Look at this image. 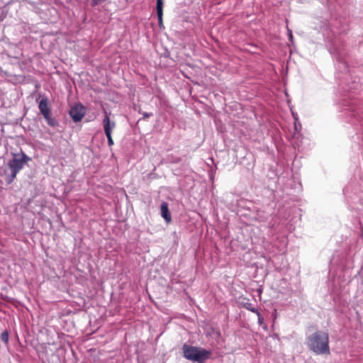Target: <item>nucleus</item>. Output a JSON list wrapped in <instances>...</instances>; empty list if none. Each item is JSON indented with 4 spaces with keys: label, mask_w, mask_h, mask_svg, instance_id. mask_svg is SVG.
<instances>
[{
    "label": "nucleus",
    "mask_w": 363,
    "mask_h": 363,
    "mask_svg": "<svg viewBox=\"0 0 363 363\" xmlns=\"http://www.w3.org/2000/svg\"><path fill=\"white\" fill-rule=\"evenodd\" d=\"M342 108L348 122L354 125L357 130L355 137L353 136V140H356L359 145L363 146V111L362 108L357 105V101L354 99L350 101L344 99Z\"/></svg>",
    "instance_id": "nucleus-1"
},
{
    "label": "nucleus",
    "mask_w": 363,
    "mask_h": 363,
    "mask_svg": "<svg viewBox=\"0 0 363 363\" xmlns=\"http://www.w3.org/2000/svg\"><path fill=\"white\" fill-rule=\"evenodd\" d=\"M308 349L316 355H329V335L323 330H316L306 338Z\"/></svg>",
    "instance_id": "nucleus-2"
},
{
    "label": "nucleus",
    "mask_w": 363,
    "mask_h": 363,
    "mask_svg": "<svg viewBox=\"0 0 363 363\" xmlns=\"http://www.w3.org/2000/svg\"><path fill=\"white\" fill-rule=\"evenodd\" d=\"M320 30L323 33V35L328 41V50L332 55H335V57L337 61L342 63L345 68H347L346 63L343 58V53L342 52V49L339 45V40L335 36V32H333L330 26L328 23H325L323 26L320 28Z\"/></svg>",
    "instance_id": "nucleus-3"
},
{
    "label": "nucleus",
    "mask_w": 363,
    "mask_h": 363,
    "mask_svg": "<svg viewBox=\"0 0 363 363\" xmlns=\"http://www.w3.org/2000/svg\"><path fill=\"white\" fill-rule=\"evenodd\" d=\"M31 160V158L23 151L21 153L13 154V158L10 160L8 166L11 173L6 176V182L11 184L16 179L17 174L23 168L24 165Z\"/></svg>",
    "instance_id": "nucleus-4"
},
{
    "label": "nucleus",
    "mask_w": 363,
    "mask_h": 363,
    "mask_svg": "<svg viewBox=\"0 0 363 363\" xmlns=\"http://www.w3.org/2000/svg\"><path fill=\"white\" fill-rule=\"evenodd\" d=\"M184 357L193 362L198 363H204L211 356V352L204 348L198 347L187 344L182 346Z\"/></svg>",
    "instance_id": "nucleus-5"
},
{
    "label": "nucleus",
    "mask_w": 363,
    "mask_h": 363,
    "mask_svg": "<svg viewBox=\"0 0 363 363\" xmlns=\"http://www.w3.org/2000/svg\"><path fill=\"white\" fill-rule=\"evenodd\" d=\"M345 199L350 206L357 211L363 210V191L357 186H347L343 189Z\"/></svg>",
    "instance_id": "nucleus-6"
},
{
    "label": "nucleus",
    "mask_w": 363,
    "mask_h": 363,
    "mask_svg": "<svg viewBox=\"0 0 363 363\" xmlns=\"http://www.w3.org/2000/svg\"><path fill=\"white\" fill-rule=\"evenodd\" d=\"M38 108L48 125L53 128L58 125L57 121L51 116L49 101L46 96H43L39 101Z\"/></svg>",
    "instance_id": "nucleus-7"
},
{
    "label": "nucleus",
    "mask_w": 363,
    "mask_h": 363,
    "mask_svg": "<svg viewBox=\"0 0 363 363\" xmlns=\"http://www.w3.org/2000/svg\"><path fill=\"white\" fill-rule=\"evenodd\" d=\"M69 115L74 122L80 121L85 115L84 107L82 104H76L69 110Z\"/></svg>",
    "instance_id": "nucleus-8"
},
{
    "label": "nucleus",
    "mask_w": 363,
    "mask_h": 363,
    "mask_svg": "<svg viewBox=\"0 0 363 363\" xmlns=\"http://www.w3.org/2000/svg\"><path fill=\"white\" fill-rule=\"evenodd\" d=\"M102 123H103L105 135H111L112 130L116 127V123L114 121H111L109 116L108 115V113L106 112L105 113V116L103 119Z\"/></svg>",
    "instance_id": "nucleus-9"
},
{
    "label": "nucleus",
    "mask_w": 363,
    "mask_h": 363,
    "mask_svg": "<svg viewBox=\"0 0 363 363\" xmlns=\"http://www.w3.org/2000/svg\"><path fill=\"white\" fill-rule=\"evenodd\" d=\"M161 215L162 217L167 222L172 220L171 213L168 208V204L166 202H162L161 204Z\"/></svg>",
    "instance_id": "nucleus-10"
},
{
    "label": "nucleus",
    "mask_w": 363,
    "mask_h": 363,
    "mask_svg": "<svg viewBox=\"0 0 363 363\" xmlns=\"http://www.w3.org/2000/svg\"><path fill=\"white\" fill-rule=\"evenodd\" d=\"M241 305L245 309L255 313L257 315V317H259V319H261V313H259V310L256 307H255V306L252 303H250L249 301H245V302H242Z\"/></svg>",
    "instance_id": "nucleus-11"
},
{
    "label": "nucleus",
    "mask_w": 363,
    "mask_h": 363,
    "mask_svg": "<svg viewBox=\"0 0 363 363\" xmlns=\"http://www.w3.org/2000/svg\"><path fill=\"white\" fill-rule=\"evenodd\" d=\"M167 160L169 163L177 164L182 161V158L180 157L171 154L167 156Z\"/></svg>",
    "instance_id": "nucleus-12"
},
{
    "label": "nucleus",
    "mask_w": 363,
    "mask_h": 363,
    "mask_svg": "<svg viewBox=\"0 0 363 363\" xmlns=\"http://www.w3.org/2000/svg\"><path fill=\"white\" fill-rule=\"evenodd\" d=\"M163 0H157L156 11L157 13H163Z\"/></svg>",
    "instance_id": "nucleus-13"
},
{
    "label": "nucleus",
    "mask_w": 363,
    "mask_h": 363,
    "mask_svg": "<svg viewBox=\"0 0 363 363\" xmlns=\"http://www.w3.org/2000/svg\"><path fill=\"white\" fill-rule=\"evenodd\" d=\"M1 339L4 343H8L9 335L7 330L4 331L1 335Z\"/></svg>",
    "instance_id": "nucleus-14"
},
{
    "label": "nucleus",
    "mask_w": 363,
    "mask_h": 363,
    "mask_svg": "<svg viewBox=\"0 0 363 363\" xmlns=\"http://www.w3.org/2000/svg\"><path fill=\"white\" fill-rule=\"evenodd\" d=\"M157 18H158V23L159 26L161 28L162 26V16L163 13H157Z\"/></svg>",
    "instance_id": "nucleus-15"
},
{
    "label": "nucleus",
    "mask_w": 363,
    "mask_h": 363,
    "mask_svg": "<svg viewBox=\"0 0 363 363\" xmlns=\"http://www.w3.org/2000/svg\"><path fill=\"white\" fill-rule=\"evenodd\" d=\"M287 35H288L289 40L291 41V43H293V41H294L293 34H292L291 30H290L289 28H287Z\"/></svg>",
    "instance_id": "nucleus-16"
},
{
    "label": "nucleus",
    "mask_w": 363,
    "mask_h": 363,
    "mask_svg": "<svg viewBox=\"0 0 363 363\" xmlns=\"http://www.w3.org/2000/svg\"><path fill=\"white\" fill-rule=\"evenodd\" d=\"M108 140V145L111 147L113 145V140L111 135H106Z\"/></svg>",
    "instance_id": "nucleus-17"
},
{
    "label": "nucleus",
    "mask_w": 363,
    "mask_h": 363,
    "mask_svg": "<svg viewBox=\"0 0 363 363\" xmlns=\"http://www.w3.org/2000/svg\"><path fill=\"white\" fill-rule=\"evenodd\" d=\"M294 118L295 120V122H294L295 130H297V129H298L297 126H298V125L301 126V124L298 121V118L294 115Z\"/></svg>",
    "instance_id": "nucleus-18"
},
{
    "label": "nucleus",
    "mask_w": 363,
    "mask_h": 363,
    "mask_svg": "<svg viewBox=\"0 0 363 363\" xmlns=\"http://www.w3.org/2000/svg\"><path fill=\"white\" fill-rule=\"evenodd\" d=\"M294 118L295 120V122H294L295 130H297V129H298L297 126H298V125L301 126V124L298 121V118L294 115Z\"/></svg>",
    "instance_id": "nucleus-19"
},
{
    "label": "nucleus",
    "mask_w": 363,
    "mask_h": 363,
    "mask_svg": "<svg viewBox=\"0 0 363 363\" xmlns=\"http://www.w3.org/2000/svg\"><path fill=\"white\" fill-rule=\"evenodd\" d=\"M143 118H147L153 116V113H152L143 112Z\"/></svg>",
    "instance_id": "nucleus-20"
},
{
    "label": "nucleus",
    "mask_w": 363,
    "mask_h": 363,
    "mask_svg": "<svg viewBox=\"0 0 363 363\" xmlns=\"http://www.w3.org/2000/svg\"><path fill=\"white\" fill-rule=\"evenodd\" d=\"M258 323L259 324H262V318L261 317V319H259V318L258 317Z\"/></svg>",
    "instance_id": "nucleus-21"
},
{
    "label": "nucleus",
    "mask_w": 363,
    "mask_h": 363,
    "mask_svg": "<svg viewBox=\"0 0 363 363\" xmlns=\"http://www.w3.org/2000/svg\"><path fill=\"white\" fill-rule=\"evenodd\" d=\"M355 89V86H350V87L348 88V89H349V90H352V89Z\"/></svg>",
    "instance_id": "nucleus-22"
}]
</instances>
